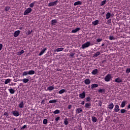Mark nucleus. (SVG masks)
Segmentation results:
<instances>
[{"instance_id": "1", "label": "nucleus", "mask_w": 130, "mask_h": 130, "mask_svg": "<svg viewBox=\"0 0 130 130\" xmlns=\"http://www.w3.org/2000/svg\"><path fill=\"white\" fill-rule=\"evenodd\" d=\"M90 45H91V43L90 42H87L82 45V49H85L86 47H89Z\"/></svg>"}, {"instance_id": "2", "label": "nucleus", "mask_w": 130, "mask_h": 130, "mask_svg": "<svg viewBox=\"0 0 130 130\" xmlns=\"http://www.w3.org/2000/svg\"><path fill=\"white\" fill-rule=\"evenodd\" d=\"M112 79V76H111V74H108L105 78V81L106 82H109Z\"/></svg>"}, {"instance_id": "3", "label": "nucleus", "mask_w": 130, "mask_h": 130, "mask_svg": "<svg viewBox=\"0 0 130 130\" xmlns=\"http://www.w3.org/2000/svg\"><path fill=\"white\" fill-rule=\"evenodd\" d=\"M32 12V9L28 8H27L24 12V15H27L28 14H30V12Z\"/></svg>"}, {"instance_id": "4", "label": "nucleus", "mask_w": 130, "mask_h": 130, "mask_svg": "<svg viewBox=\"0 0 130 130\" xmlns=\"http://www.w3.org/2000/svg\"><path fill=\"white\" fill-rule=\"evenodd\" d=\"M58 1H56L54 2H51L48 4V7H53L54 6H56L58 3Z\"/></svg>"}, {"instance_id": "5", "label": "nucleus", "mask_w": 130, "mask_h": 130, "mask_svg": "<svg viewBox=\"0 0 130 130\" xmlns=\"http://www.w3.org/2000/svg\"><path fill=\"white\" fill-rule=\"evenodd\" d=\"M80 98H81L82 99H84L86 97V93L85 91H83L82 93H80L79 94Z\"/></svg>"}, {"instance_id": "6", "label": "nucleus", "mask_w": 130, "mask_h": 130, "mask_svg": "<svg viewBox=\"0 0 130 130\" xmlns=\"http://www.w3.org/2000/svg\"><path fill=\"white\" fill-rule=\"evenodd\" d=\"M120 109H119V106L118 105H116L115 106V108H114V112H118Z\"/></svg>"}, {"instance_id": "7", "label": "nucleus", "mask_w": 130, "mask_h": 130, "mask_svg": "<svg viewBox=\"0 0 130 130\" xmlns=\"http://www.w3.org/2000/svg\"><path fill=\"white\" fill-rule=\"evenodd\" d=\"M115 83H122V80L119 78L118 77L116 79H115Z\"/></svg>"}, {"instance_id": "8", "label": "nucleus", "mask_w": 130, "mask_h": 130, "mask_svg": "<svg viewBox=\"0 0 130 130\" xmlns=\"http://www.w3.org/2000/svg\"><path fill=\"white\" fill-rule=\"evenodd\" d=\"M12 114L14 115V116H19L20 115V114L19 113V112L17 111H13L12 112Z\"/></svg>"}, {"instance_id": "9", "label": "nucleus", "mask_w": 130, "mask_h": 130, "mask_svg": "<svg viewBox=\"0 0 130 130\" xmlns=\"http://www.w3.org/2000/svg\"><path fill=\"white\" fill-rule=\"evenodd\" d=\"M108 108L110 110H112V109H113V108L114 107V105H113V103H111L109 104V105L108 106Z\"/></svg>"}, {"instance_id": "10", "label": "nucleus", "mask_w": 130, "mask_h": 130, "mask_svg": "<svg viewBox=\"0 0 130 130\" xmlns=\"http://www.w3.org/2000/svg\"><path fill=\"white\" fill-rule=\"evenodd\" d=\"M80 30H81V28L78 27V28H76L75 29H73L72 30V33H77V32L80 31Z\"/></svg>"}, {"instance_id": "11", "label": "nucleus", "mask_w": 130, "mask_h": 130, "mask_svg": "<svg viewBox=\"0 0 130 130\" xmlns=\"http://www.w3.org/2000/svg\"><path fill=\"white\" fill-rule=\"evenodd\" d=\"M20 30H17L15 31V32L14 33V37H18V36H19V34H20Z\"/></svg>"}, {"instance_id": "12", "label": "nucleus", "mask_w": 130, "mask_h": 130, "mask_svg": "<svg viewBox=\"0 0 130 130\" xmlns=\"http://www.w3.org/2000/svg\"><path fill=\"white\" fill-rule=\"evenodd\" d=\"M46 49H47L46 48H44L39 53V55L41 56L42 55V54H43V53H44L45 52V51H46Z\"/></svg>"}, {"instance_id": "13", "label": "nucleus", "mask_w": 130, "mask_h": 130, "mask_svg": "<svg viewBox=\"0 0 130 130\" xmlns=\"http://www.w3.org/2000/svg\"><path fill=\"white\" fill-rule=\"evenodd\" d=\"M98 24H99V20H98L92 22V25H93V26H96V25H98Z\"/></svg>"}, {"instance_id": "14", "label": "nucleus", "mask_w": 130, "mask_h": 130, "mask_svg": "<svg viewBox=\"0 0 130 130\" xmlns=\"http://www.w3.org/2000/svg\"><path fill=\"white\" fill-rule=\"evenodd\" d=\"M84 83L85 84H86V85H89L90 83H91V81L90 80V79H85L84 81Z\"/></svg>"}, {"instance_id": "15", "label": "nucleus", "mask_w": 130, "mask_h": 130, "mask_svg": "<svg viewBox=\"0 0 130 130\" xmlns=\"http://www.w3.org/2000/svg\"><path fill=\"white\" fill-rule=\"evenodd\" d=\"M98 73V69H94L91 72V74L92 75H97V73Z\"/></svg>"}, {"instance_id": "16", "label": "nucleus", "mask_w": 130, "mask_h": 130, "mask_svg": "<svg viewBox=\"0 0 130 130\" xmlns=\"http://www.w3.org/2000/svg\"><path fill=\"white\" fill-rule=\"evenodd\" d=\"M125 104H126V101H123L121 105V107H122V108H123V107H124V106H125Z\"/></svg>"}, {"instance_id": "17", "label": "nucleus", "mask_w": 130, "mask_h": 130, "mask_svg": "<svg viewBox=\"0 0 130 130\" xmlns=\"http://www.w3.org/2000/svg\"><path fill=\"white\" fill-rule=\"evenodd\" d=\"M82 111H83V109L81 108H79L76 110V112L77 113H81V112H82Z\"/></svg>"}, {"instance_id": "18", "label": "nucleus", "mask_w": 130, "mask_h": 130, "mask_svg": "<svg viewBox=\"0 0 130 130\" xmlns=\"http://www.w3.org/2000/svg\"><path fill=\"white\" fill-rule=\"evenodd\" d=\"M57 23V20L54 19L51 20V24L52 25H55Z\"/></svg>"}, {"instance_id": "19", "label": "nucleus", "mask_w": 130, "mask_h": 130, "mask_svg": "<svg viewBox=\"0 0 130 130\" xmlns=\"http://www.w3.org/2000/svg\"><path fill=\"white\" fill-rule=\"evenodd\" d=\"M100 55V52H96L95 53L93 54V57H97V56Z\"/></svg>"}, {"instance_id": "20", "label": "nucleus", "mask_w": 130, "mask_h": 130, "mask_svg": "<svg viewBox=\"0 0 130 130\" xmlns=\"http://www.w3.org/2000/svg\"><path fill=\"white\" fill-rule=\"evenodd\" d=\"M19 107L20 108H23L24 107V102H21L19 104Z\"/></svg>"}, {"instance_id": "21", "label": "nucleus", "mask_w": 130, "mask_h": 130, "mask_svg": "<svg viewBox=\"0 0 130 130\" xmlns=\"http://www.w3.org/2000/svg\"><path fill=\"white\" fill-rule=\"evenodd\" d=\"M47 90H48L49 91H52V90H54V87L52 86H49Z\"/></svg>"}, {"instance_id": "22", "label": "nucleus", "mask_w": 130, "mask_h": 130, "mask_svg": "<svg viewBox=\"0 0 130 130\" xmlns=\"http://www.w3.org/2000/svg\"><path fill=\"white\" fill-rule=\"evenodd\" d=\"M90 106H91V103H86L85 104V107H86V108L87 109H89V108H91V107H90Z\"/></svg>"}, {"instance_id": "23", "label": "nucleus", "mask_w": 130, "mask_h": 130, "mask_svg": "<svg viewBox=\"0 0 130 130\" xmlns=\"http://www.w3.org/2000/svg\"><path fill=\"white\" fill-rule=\"evenodd\" d=\"M78 5H82V2L81 1H78L74 3V6H78Z\"/></svg>"}, {"instance_id": "24", "label": "nucleus", "mask_w": 130, "mask_h": 130, "mask_svg": "<svg viewBox=\"0 0 130 130\" xmlns=\"http://www.w3.org/2000/svg\"><path fill=\"white\" fill-rule=\"evenodd\" d=\"M9 83H11V79H7L5 81V84L7 85V84H9Z\"/></svg>"}, {"instance_id": "25", "label": "nucleus", "mask_w": 130, "mask_h": 130, "mask_svg": "<svg viewBox=\"0 0 130 130\" xmlns=\"http://www.w3.org/2000/svg\"><path fill=\"white\" fill-rule=\"evenodd\" d=\"M64 92H67V90H66L64 89H62L59 91L58 93L59 94H63V93H64Z\"/></svg>"}, {"instance_id": "26", "label": "nucleus", "mask_w": 130, "mask_h": 130, "mask_svg": "<svg viewBox=\"0 0 130 130\" xmlns=\"http://www.w3.org/2000/svg\"><path fill=\"white\" fill-rule=\"evenodd\" d=\"M92 121H93V122H97V118H96L94 116H92Z\"/></svg>"}, {"instance_id": "27", "label": "nucleus", "mask_w": 130, "mask_h": 130, "mask_svg": "<svg viewBox=\"0 0 130 130\" xmlns=\"http://www.w3.org/2000/svg\"><path fill=\"white\" fill-rule=\"evenodd\" d=\"M28 75H34L35 74V71L34 70H30L28 72Z\"/></svg>"}, {"instance_id": "28", "label": "nucleus", "mask_w": 130, "mask_h": 130, "mask_svg": "<svg viewBox=\"0 0 130 130\" xmlns=\"http://www.w3.org/2000/svg\"><path fill=\"white\" fill-rule=\"evenodd\" d=\"M64 124L65 125H68L69 124V122L68 121V118H66L64 120Z\"/></svg>"}, {"instance_id": "29", "label": "nucleus", "mask_w": 130, "mask_h": 130, "mask_svg": "<svg viewBox=\"0 0 130 130\" xmlns=\"http://www.w3.org/2000/svg\"><path fill=\"white\" fill-rule=\"evenodd\" d=\"M111 16V14H110V13L109 12V13H107L106 19H109V18H110Z\"/></svg>"}, {"instance_id": "30", "label": "nucleus", "mask_w": 130, "mask_h": 130, "mask_svg": "<svg viewBox=\"0 0 130 130\" xmlns=\"http://www.w3.org/2000/svg\"><path fill=\"white\" fill-rule=\"evenodd\" d=\"M57 102V100H53L49 101V103H56Z\"/></svg>"}, {"instance_id": "31", "label": "nucleus", "mask_w": 130, "mask_h": 130, "mask_svg": "<svg viewBox=\"0 0 130 130\" xmlns=\"http://www.w3.org/2000/svg\"><path fill=\"white\" fill-rule=\"evenodd\" d=\"M60 111H59V110H56L53 112V113H54V114H58V113H60Z\"/></svg>"}, {"instance_id": "32", "label": "nucleus", "mask_w": 130, "mask_h": 130, "mask_svg": "<svg viewBox=\"0 0 130 130\" xmlns=\"http://www.w3.org/2000/svg\"><path fill=\"white\" fill-rule=\"evenodd\" d=\"M98 87V84H92L91 85V89H94V88H97Z\"/></svg>"}, {"instance_id": "33", "label": "nucleus", "mask_w": 130, "mask_h": 130, "mask_svg": "<svg viewBox=\"0 0 130 130\" xmlns=\"http://www.w3.org/2000/svg\"><path fill=\"white\" fill-rule=\"evenodd\" d=\"M62 50H63V48H59L56 49V50L57 52H58L59 51H62Z\"/></svg>"}, {"instance_id": "34", "label": "nucleus", "mask_w": 130, "mask_h": 130, "mask_svg": "<svg viewBox=\"0 0 130 130\" xmlns=\"http://www.w3.org/2000/svg\"><path fill=\"white\" fill-rule=\"evenodd\" d=\"M22 81L23 83H28V82L29 81V79L24 78L22 79Z\"/></svg>"}, {"instance_id": "35", "label": "nucleus", "mask_w": 130, "mask_h": 130, "mask_svg": "<svg viewBox=\"0 0 130 130\" xmlns=\"http://www.w3.org/2000/svg\"><path fill=\"white\" fill-rule=\"evenodd\" d=\"M15 90L13 89L12 88H10L9 89V92L11 94H14L15 93Z\"/></svg>"}, {"instance_id": "36", "label": "nucleus", "mask_w": 130, "mask_h": 130, "mask_svg": "<svg viewBox=\"0 0 130 130\" xmlns=\"http://www.w3.org/2000/svg\"><path fill=\"white\" fill-rule=\"evenodd\" d=\"M10 9H11V7H9V6H7L5 8V12H8V11H9L10 10Z\"/></svg>"}, {"instance_id": "37", "label": "nucleus", "mask_w": 130, "mask_h": 130, "mask_svg": "<svg viewBox=\"0 0 130 130\" xmlns=\"http://www.w3.org/2000/svg\"><path fill=\"white\" fill-rule=\"evenodd\" d=\"M36 3V2H34L32 3H31V4L29 5L30 8H33V7H34V5H35Z\"/></svg>"}, {"instance_id": "38", "label": "nucleus", "mask_w": 130, "mask_h": 130, "mask_svg": "<svg viewBox=\"0 0 130 130\" xmlns=\"http://www.w3.org/2000/svg\"><path fill=\"white\" fill-rule=\"evenodd\" d=\"M105 4H106V0H104V1H102L101 3V6H104L105 5Z\"/></svg>"}, {"instance_id": "39", "label": "nucleus", "mask_w": 130, "mask_h": 130, "mask_svg": "<svg viewBox=\"0 0 130 130\" xmlns=\"http://www.w3.org/2000/svg\"><path fill=\"white\" fill-rule=\"evenodd\" d=\"M24 50H21L20 51L18 52V55H21V54H23L24 53Z\"/></svg>"}, {"instance_id": "40", "label": "nucleus", "mask_w": 130, "mask_h": 130, "mask_svg": "<svg viewBox=\"0 0 130 130\" xmlns=\"http://www.w3.org/2000/svg\"><path fill=\"white\" fill-rule=\"evenodd\" d=\"M120 112L121 113H125V112H126V110L124 109H122L120 110Z\"/></svg>"}, {"instance_id": "41", "label": "nucleus", "mask_w": 130, "mask_h": 130, "mask_svg": "<svg viewBox=\"0 0 130 130\" xmlns=\"http://www.w3.org/2000/svg\"><path fill=\"white\" fill-rule=\"evenodd\" d=\"M47 124V119H45L43 120V124Z\"/></svg>"}, {"instance_id": "42", "label": "nucleus", "mask_w": 130, "mask_h": 130, "mask_svg": "<svg viewBox=\"0 0 130 130\" xmlns=\"http://www.w3.org/2000/svg\"><path fill=\"white\" fill-rule=\"evenodd\" d=\"M86 102H88L91 101V98H90V97H87L86 98Z\"/></svg>"}, {"instance_id": "43", "label": "nucleus", "mask_w": 130, "mask_h": 130, "mask_svg": "<svg viewBox=\"0 0 130 130\" xmlns=\"http://www.w3.org/2000/svg\"><path fill=\"white\" fill-rule=\"evenodd\" d=\"M109 39H110V40H114V39H115L114 38V37H113V36H110Z\"/></svg>"}, {"instance_id": "44", "label": "nucleus", "mask_w": 130, "mask_h": 130, "mask_svg": "<svg viewBox=\"0 0 130 130\" xmlns=\"http://www.w3.org/2000/svg\"><path fill=\"white\" fill-rule=\"evenodd\" d=\"M126 73L127 74H129V73H130V68H127L126 70Z\"/></svg>"}, {"instance_id": "45", "label": "nucleus", "mask_w": 130, "mask_h": 130, "mask_svg": "<svg viewBox=\"0 0 130 130\" xmlns=\"http://www.w3.org/2000/svg\"><path fill=\"white\" fill-rule=\"evenodd\" d=\"M27 127V125H23L21 128V129H25V128H26Z\"/></svg>"}, {"instance_id": "46", "label": "nucleus", "mask_w": 130, "mask_h": 130, "mask_svg": "<svg viewBox=\"0 0 130 130\" xmlns=\"http://www.w3.org/2000/svg\"><path fill=\"white\" fill-rule=\"evenodd\" d=\"M27 75H28V73L24 72L23 73L22 76H27Z\"/></svg>"}, {"instance_id": "47", "label": "nucleus", "mask_w": 130, "mask_h": 130, "mask_svg": "<svg viewBox=\"0 0 130 130\" xmlns=\"http://www.w3.org/2000/svg\"><path fill=\"white\" fill-rule=\"evenodd\" d=\"M102 41V39H98L96 40V42H101Z\"/></svg>"}, {"instance_id": "48", "label": "nucleus", "mask_w": 130, "mask_h": 130, "mask_svg": "<svg viewBox=\"0 0 130 130\" xmlns=\"http://www.w3.org/2000/svg\"><path fill=\"white\" fill-rule=\"evenodd\" d=\"M74 55H75V53H72L70 54V56H71V57H72L73 58H74Z\"/></svg>"}, {"instance_id": "49", "label": "nucleus", "mask_w": 130, "mask_h": 130, "mask_svg": "<svg viewBox=\"0 0 130 130\" xmlns=\"http://www.w3.org/2000/svg\"><path fill=\"white\" fill-rule=\"evenodd\" d=\"M59 119H60V117H57V118H55L56 121H58V120H59Z\"/></svg>"}, {"instance_id": "50", "label": "nucleus", "mask_w": 130, "mask_h": 130, "mask_svg": "<svg viewBox=\"0 0 130 130\" xmlns=\"http://www.w3.org/2000/svg\"><path fill=\"white\" fill-rule=\"evenodd\" d=\"M72 107H73V106L69 105L68 107V109H71Z\"/></svg>"}, {"instance_id": "51", "label": "nucleus", "mask_w": 130, "mask_h": 130, "mask_svg": "<svg viewBox=\"0 0 130 130\" xmlns=\"http://www.w3.org/2000/svg\"><path fill=\"white\" fill-rule=\"evenodd\" d=\"M4 115H5V116L6 115V116H9V113L5 112V113H4Z\"/></svg>"}, {"instance_id": "52", "label": "nucleus", "mask_w": 130, "mask_h": 130, "mask_svg": "<svg viewBox=\"0 0 130 130\" xmlns=\"http://www.w3.org/2000/svg\"><path fill=\"white\" fill-rule=\"evenodd\" d=\"M103 91V89H102V88H100L99 90V92L100 93H102V92Z\"/></svg>"}, {"instance_id": "53", "label": "nucleus", "mask_w": 130, "mask_h": 130, "mask_svg": "<svg viewBox=\"0 0 130 130\" xmlns=\"http://www.w3.org/2000/svg\"><path fill=\"white\" fill-rule=\"evenodd\" d=\"M3 48V44H0V51L2 50V49Z\"/></svg>"}, {"instance_id": "54", "label": "nucleus", "mask_w": 130, "mask_h": 130, "mask_svg": "<svg viewBox=\"0 0 130 130\" xmlns=\"http://www.w3.org/2000/svg\"><path fill=\"white\" fill-rule=\"evenodd\" d=\"M30 34H31V32H30V30H28L27 31V35H30Z\"/></svg>"}, {"instance_id": "55", "label": "nucleus", "mask_w": 130, "mask_h": 130, "mask_svg": "<svg viewBox=\"0 0 130 130\" xmlns=\"http://www.w3.org/2000/svg\"><path fill=\"white\" fill-rule=\"evenodd\" d=\"M81 104L82 105H84V104H85V101H82L81 103Z\"/></svg>"}, {"instance_id": "56", "label": "nucleus", "mask_w": 130, "mask_h": 130, "mask_svg": "<svg viewBox=\"0 0 130 130\" xmlns=\"http://www.w3.org/2000/svg\"><path fill=\"white\" fill-rule=\"evenodd\" d=\"M44 102H45V100H43L41 102V104H42V103H44Z\"/></svg>"}, {"instance_id": "57", "label": "nucleus", "mask_w": 130, "mask_h": 130, "mask_svg": "<svg viewBox=\"0 0 130 130\" xmlns=\"http://www.w3.org/2000/svg\"><path fill=\"white\" fill-rule=\"evenodd\" d=\"M99 105L100 106H101V105H102V102H100V103H99Z\"/></svg>"}, {"instance_id": "58", "label": "nucleus", "mask_w": 130, "mask_h": 130, "mask_svg": "<svg viewBox=\"0 0 130 130\" xmlns=\"http://www.w3.org/2000/svg\"><path fill=\"white\" fill-rule=\"evenodd\" d=\"M105 44H102V46H104Z\"/></svg>"}, {"instance_id": "59", "label": "nucleus", "mask_w": 130, "mask_h": 130, "mask_svg": "<svg viewBox=\"0 0 130 130\" xmlns=\"http://www.w3.org/2000/svg\"><path fill=\"white\" fill-rule=\"evenodd\" d=\"M31 32H33V30H32V29L31 30L30 33H31Z\"/></svg>"}, {"instance_id": "60", "label": "nucleus", "mask_w": 130, "mask_h": 130, "mask_svg": "<svg viewBox=\"0 0 130 130\" xmlns=\"http://www.w3.org/2000/svg\"><path fill=\"white\" fill-rule=\"evenodd\" d=\"M102 62L103 63V62H105V60H103V61H102Z\"/></svg>"}, {"instance_id": "61", "label": "nucleus", "mask_w": 130, "mask_h": 130, "mask_svg": "<svg viewBox=\"0 0 130 130\" xmlns=\"http://www.w3.org/2000/svg\"><path fill=\"white\" fill-rule=\"evenodd\" d=\"M109 22H110L111 21V19L108 20Z\"/></svg>"}, {"instance_id": "62", "label": "nucleus", "mask_w": 130, "mask_h": 130, "mask_svg": "<svg viewBox=\"0 0 130 130\" xmlns=\"http://www.w3.org/2000/svg\"><path fill=\"white\" fill-rule=\"evenodd\" d=\"M20 30H22V27L20 28Z\"/></svg>"}, {"instance_id": "63", "label": "nucleus", "mask_w": 130, "mask_h": 130, "mask_svg": "<svg viewBox=\"0 0 130 130\" xmlns=\"http://www.w3.org/2000/svg\"><path fill=\"white\" fill-rule=\"evenodd\" d=\"M14 130H16V128H14Z\"/></svg>"}, {"instance_id": "64", "label": "nucleus", "mask_w": 130, "mask_h": 130, "mask_svg": "<svg viewBox=\"0 0 130 130\" xmlns=\"http://www.w3.org/2000/svg\"><path fill=\"white\" fill-rule=\"evenodd\" d=\"M89 1H92V0H89Z\"/></svg>"}]
</instances>
